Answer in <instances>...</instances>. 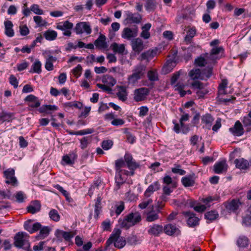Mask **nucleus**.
Segmentation results:
<instances>
[{
	"mask_svg": "<svg viewBox=\"0 0 251 251\" xmlns=\"http://www.w3.org/2000/svg\"><path fill=\"white\" fill-rule=\"evenodd\" d=\"M183 215L187 217V224L190 227H195L199 224L200 219L196 217V214L190 211H184Z\"/></svg>",
	"mask_w": 251,
	"mask_h": 251,
	"instance_id": "nucleus-10",
	"label": "nucleus"
},
{
	"mask_svg": "<svg viewBox=\"0 0 251 251\" xmlns=\"http://www.w3.org/2000/svg\"><path fill=\"white\" fill-rule=\"evenodd\" d=\"M175 167L172 168L171 170L174 174H178L179 175L183 176L186 174V171L180 169L181 166L179 164H175Z\"/></svg>",
	"mask_w": 251,
	"mask_h": 251,
	"instance_id": "nucleus-44",
	"label": "nucleus"
},
{
	"mask_svg": "<svg viewBox=\"0 0 251 251\" xmlns=\"http://www.w3.org/2000/svg\"><path fill=\"white\" fill-rule=\"evenodd\" d=\"M5 34L9 37H12L14 35V32L12 28L13 25L10 21H6L4 22Z\"/></svg>",
	"mask_w": 251,
	"mask_h": 251,
	"instance_id": "nucleus-23",
	"label": "nucleus"
},
{
	"mask_svg": "<svg viewBox=\"0 0 251 251\" xmlns=\"http://www.w3.org/2000/svg\"><path fill=\"white\" fill-rule=\"evenodd\" d=\"M94 45L96 48L99 49H104L107 47L106 42V37L103 34H100L98 38L94 42Z\"/></svg>",
	"mask_w": 251,
	"mask_h": 251,
	"instance_id": "nucleus-20",
	"label": "nucleus"
},
{
	"mask_svg": "<svg viewBox=\"0 0 251 251\" xmlns=\"http://www.w3.org/2000/svg\"><path fill=\"white\" fill-rule=\"evenodd\" d=\"M34 20L39 26H46L47 22L42 19V17H33Z\"/></svg>",
	"mask_w": 251,
	"mask_h": 251,
	"instance_id": "nucleus-54",
	"label": "nucleus"
},
{
	"mask_svg": "<svg viewBox=\"0 0 251 251\" xmlns=\"http://www.w3.org/2000/svg\"><path fill=\"white\" fill-rule=\"evenodd\" d=\"M163 231L168 235L176 236L180 234V230L175 225L167 224L163 227Z\"/></svg>",
	"mask_w": 251,
	"mask_h": 251,
	"instance_id": "nucleus-11",
	"label": "nucleus"
},
{
	"mask_svg": "<svg viewBox=\"0 0 251 251\" xmlns=\"http://www.w3.org/2000/svg\"><path fill=\"white\" fill-rule=\"evenodd\" d=\"M192 88L196 91L198 98H203L208 93V91L205 88L204 84L199 81H195L191 84Z\"/></svg>",
	"mask_w": 251,
	"mask_h": 251,
	"instance_id": "nucleus-7",
	"label": "nucleus"
},
{
	"mask_svg": "<svg viewBox=\"0 0 251 251\" xmlns=\"http://www.w3.org/2000/svg\"><path fill=\"white\" fill-rule=\"evenodd\" d=\"M20 32L21 35L26 36L29 33V30L26 25H23L20 26Z\"/></svg>",
	"mask_w": 251,
	"mask_h": 251,
	"instance_id": "nucleus-64",
	"label": "nucleus"
},
{
	"mask_svg": "<svg viewBox=\"0 0 251 251\" xmlns=\"http://www.w3.org/2000/svg\"><path fill=\"white\" fill-rule=\"evenodd\" d=\"M227 79H223L221 83L218 87V93L219 95H224L226 94V88L227 85Z\"/></svg>",
	"mask_w": 251,
	"mask_h": 251,
	"instance_id": "nucleus-36",
	"label": "nucleus"
},
{
	"mask_svg": "<svg viewBox=\"0 0 251 251\" xmlns=\"http://www.w3.org/2000/svg\"><path fill=\"white\" fill-rule=\"evenodd\" d=\"M160 188V184L159 182L157 181L151 184L146 189L144 193V196L146 198L150 197L151 194Z\"/></svg>",
	"mask_w": 251,
	"mask_h": 251,
	"instance_id": "nucleus-19",
	"label": "nucleus"
},
{
	"mask_svg": "<svg viewBox=\"0 0 251 251\" xmlns=\"http://www.w3.org/2000/svg\"><path fill=\"white\" fill-rule=\"evenodd\" d=\"M102 81L103 82L106 83L110 87L114 86L116 83V80L112 76L110 75L105 76L103 77Z\"/></svg>",
	"mask_w": 251,
	"mask_h": 251,
	"instance_id": "nucleus-37",
	"label": "nucleus"
},
{
	"mask_svg": "<svg viewBox=\"0 0 251 251\" xmlns=\"http://www.w3.org/2000/svg\"><path fill=\"white\" fill-rule=\"evenodd\" d=\"M214 119L211 114L207 113L201 117V122L208 127L211 126Z\"/></svg>",
	"mask_w": 251,
	"mask_h": 251,
	"instance_id": "nucleus-33",
	"label": "nucleus"
},
{
	"mask_svg": "<svg viewBox=\"0 0 251 251\" xmlns=\"http://www.w3.org/2000/svg\"><path fill=\"white\" fill-rule=\"evenodd\" d=\"M131 46L132 50L137 53H139L144 49L143 42L139 38L134 39L132 41Z\"/></svg>",
	"mask_w": 251,
	"mask_h": 251,
	"instance_id": "nucleus-16",
	"label": "nucleus"
},
{
	"mask_svg": "<svg viewBox=\"0 0 251 251\" xmlns=\"http://www.w3.org/2000/svg\"><path fill=\"white\" fill-rule=\"evenodd\" d=\"M205 218L209 222H212L216 220L219 217V214L215 210H211L205 213Z\"/></svg>",
	"mask_w": 251,
	"mask_h": 251,
	"instance_id": "nucleus-31",
	"label": "nucleus"
},
{
	"mask_svg": "<svg viewBox=\"0 0 251 251\" xmlns=\"http://www.w3.org/2000/svg\"><path fill=\"white\" fill-rule=\"evenodd\" d=\"M41 63L39 60H36L32 64L30 71V73L40 74L41 73Z\"/></svg>",
	"mask_w": 251,
	"mask_h": 251,
	"instance_id": "nucleus-29",
	"label": "nucleus"
},
{
	"mask_svg": "<svg viewBox=\"0 0 251 251\" xmlns=\"http://www.w3.org/2000/svg\"><path fill=\"white\" fill-rule=\"evenodd\" d=\"M102 198L100 195H98L95 204V215L94 217L98 219L99 216L100 211L101 210V201Z\"/></svg>",
	"mask_w": 251,
	"mask_h": 251,
	"instance_id": "nucleus-25",
	"label": "nucleus"
},
{
	"mask_svg": "<svg viewBox=\"0 0 251 251\" xmlns=\"http://www.w3.org/2000/svg\"><path fill=\"white\" fill-rule=\"evenodd\" d=\"M32 222L33 220H29L25 221L24 225L25 229L30 233H32Z\"/></svg>",
	"mask_w": 251,
	"mask_h": 251,
	"instance_id": "nucleus-59",
	"label": "nucleus"
},
{
	"mask_svg": "<svg viewBox=\"0 0 251 251\" xmlns=\"http://www.w3.org/2000/svg\"><path fill=\"white\" fill-rule=\"evenodd\" d=\"M50 228L48 226H44L40 229V232L38 235V237L40 239H44L49 234Z\"/></svg>",
	"mask_w": 251,
	"mask_h": 251,
	"instance_id": "nucleus-42",
	"label": "nucleus"
},
{
	"mask_svg": "<svg viewBox=\"0 0 251 251\" xmlns=\"http://www.w3.org/2000/svg\"><path fill=\"white\" fill-rule=\"evenodd\" d=\"M117 175L115 177V182L116 183L117 189L120 188V186L124 184L126 179V177L123 176L120 172H117Z\"/></svg>",
	"mask_w": 251,
	"mask_h": 251,
	"instance_id": "nucleus-32",
	"label": "nucleus"
},
{
	"mask_svg": "<svg viewBox=\"0 0 251 251\" xmlns=\"http://www.w3.org/2000/svg\"><path fill=\"white\" fill-rule=\"evenodd\" d=\"M44 36L47 40L53 41L56 38L57 33L54 30L49 29L44 32Z\"/></svg>",
	"mask_w": 251,
	"mask_h": 251,
	"instance_id": "nucleus-28",
	"label": "nucleus"
},
{
	"mask_svg": "<svg viewBox=\"0 0 251 251\" xmlns=\"http://www.w3.org/2000/svg\"><path fill=\"white\" fill-rule=\"evenodd\" d=\"M3 173L6 183L11 184L14 186L18 185V181L15 176V170L13 169H8L4 171Z\"/></svg>",
	"mask_w": 251,
	"mask_h": 251,
	"instance_id": "nucleus-9",
	"label": "nucleus"
},
{
	"mask_svg": "<svg viewBox=\"0 0 251 251\" xmlns=\"http://www.w3.org/2000/svg\"><path fill=\"white\" fill-rule=\"evenodd\" d=\"M9 80L10 84L12 85L14 88H17L18 87L19 82L14 75H10Z\"/></svg>",
	"mask_w": 251,
	"mask_h": 251,
	"instance_id": "nucleus-61",
	"label": "nucleus"
},
{
	"mask_svg": "<svg viewBox=\"0 0 251 251\" xmlns=\"http://www.w3.org/2000/svg\"><path fill=\"white\" fill-rule=\"evenodd\" d=\"M221 50H223V48L222 47L212 49L209 57L214 61L215 59L213 58V55L218 54Z\"/></svg>",
	"mask_w": 251,
	"mask_h": 251,
	"instance_id": "nucleus-47",
	"label": "nucleus"
},
{
	"mask_svg": "<svg viewBox=\"0 0 251 251\" xmlns=\"http://www.w3.org/2000/svg\"><path fill=\"white\" fill-rule=\"evenodd\" d=\"M152 202V200L151 199H149L146 201H144L141 202L139 205L138 207L141 209H144L146 208Z\"/></svg>",
	"mask_w": 251,
	"mask_h": 251,
	"instance_id": "nucleus-58",
	"label": "nucleus"
},
{
	"mask_svg": "<svg viewBox=\"0 0 251 251\" xmlns=\"http://www.w3.org/2000/svg\"><path fill=\"white\" fill-rule=\"evenodd\" d=\"M237 244L239 247L245 248L248 246L249 240L246 237H240L237 241Z\"/></svg>",
	"mask_w": 251,
	"mask_h": 251,
	"instance_id": "nucleus-39",
	"label": "nucleus"
},
{
	"mask_svg": "<svg viewBox=\"0 0 251 251\" xmlns=\"http://www.w3.org/2000/svg\"><path fill=\"white\" fill-rule=\"evenodd\" d=\"M126 165L129 170H136L140 167L138 163L136 162L133 158L132 155L128 153H126L124 156Z\"/></svg>",
	"mask_w": 251,
	"mask_h": 251,
	"instance_id": "nucleus-13",
	"label": "nucleus"
},
{
	"mask_svg": "<svg viewBox=\"0 0 251 251\" xmlns=\"http://www.w3.org/2000/svg\"><path fill=\"white\" fill-rule=\"evenodd\" d=\"M31 11L33 12L34 14L37 15H43L44 14L43 11L41 9L39 6L37 4H33L30 7Z\"/></svg>",
	"mask_w": 251,
	"mask_h": 251,
	"instance_id": "nucleus-53",
	"label": "nucleus"
},
{
	"mask_svg": "<svg viewBox=\"0 0 251 251\" xmlns=\"http://www.w3.org/2000/svg\"><path fill=\"white\" fill-rule=\"evenodd\" d=\"M141 17H127L126 19V24H138L141 22Z\"/></svg>",
	"mask_w": 251,
	"mask_h": 251,
	"instance_id": "nucleus-45",
	"label": "nucleus"
},
{
	"mask_svg": "<svg viewBox=\"0 0 251 251\" xmlns=\"http://www.w3.org/2000/svg\"><path fill=\"white\" fill-rule=\"evenodd\" d=\"M79 27H82L84 31L89 34L91 33V28L90 25L86 22H79Z\"/></svg>",
	"mask_w": 251,
	"mask_h": 251,
	"instance_id": "nucleus-55",
	"label": "nucleus"
},
{
	"mask_svg": "<svg viewBox=\"0 0 251 251\" xmlns=\"http://www.w3.org/2000/svg\"><path fill=\"white\" fill-rule=\"evenodd\" d=\"M195 62L196 65L200 67L204 66L207 64L206 59L201 56L196 59Z\"/></svg>",
	"mask_w": 251,
	"mask_h": 251,
	"instance_id": "nucleus-52",
	"label": "nucleus"
},
{
	"mask_svg": "<svg viewBox=\"0 0 251 251\" xmlns=\"http://www.w3.org/2000/svg\"><path fill=\"white\" fill-rule=\"evenodd\" d=\"M145 72L146 67L144 65L140 64L136 66L132 71V74L128 77V83L135 84L138 80L144 76Z\"/></svg>",
	"mask_w": 251,
	"mask_h": 251,
	"instance_id": "nucleus-4",
	"label": "nucleus"
},
{
	"mask_svg": "<svg viewBox=\"0 0 251 251\" xmlns=\"http://www.w3.org/2000/svg\"><path fill=\"white\" fill-rule=\"evenodd\" d=\"M119 89V91L117 93V96L119 100L125 101L127 99V92L126 88L123 86H120Z\"/></svg>",
	"mask_w": 251,
	"mask_h": 251,
	"instance_id": "nucleus-24",
	"label": "nucleus"
},
{
	"mask_svg": "<svg viewBox=\"0 0 251 251\" xmlns=\"http://www.w3.org/2000/svg\"><path fill=\"white\" fill-rule=\"evenodd\" d=\"M73 26V24L68 21H66L63 23H59L57 25V28L61 30L71 29L72 28Z\"/></svg>",
	"mask_w": 251,
	"mask_h": 251,
	"instance_id": "nucleus-38",
	"label": "nucleus"
},
{
	"mask_svg": "<svg viewBox=\"0 0 251 251\" xmlns=\"http://www.w3.org/2000/svg\"><path fill=\"white\" fill-rule=\"evenodd\" d=\"M224 205L228 212H236L241 205V203L239 200L233 199L230 201L225 202Z\"/></svg>",
	"mask_w": 251,
	"mask_h": 251,
	"instance_id": "nucleus-12",
	"label": "nucleus"
},
{
	"mask_svg": "<svg viewBox=\"0 0 251 251\" xmlns=\"http://www.w3.org/2000/svg\"><path fill=\"white\" fill-rule=\"evenodd\" d=\"M49 216L50 219L55 222H57L60 219V216L58 212L55 209H52L49 213Z\"/></svg>",
	"mask_w": 251,
	"mask_h": 251,
	"instance_id": "nucleus-48",
	"label": "nucleus"
},
{
	"mask_svg": "<svg viewBox=\"0 0 251 251\" xmlns=\"http://www.w3.org/2000/svg\"><path fill=\"white\" fill-rule=\"evenodd\" d=\"M27 235L25 232H19L14 236V246L18 248H22L25 251H32L29 241L25 239Z\"/></svg>",
	"mask_w": 251,
	"mask_h": 251,
	"instance_id": "nucleus-3",
	"label": "nucleus"
},
{
	"mask_svg": "<svg viewBox=\"0 0 251 251\" xmlns=\"http://www.w3.org/2000/svg\"><path fill=\"white\" fill-rule=\"evenodd\" d=\"M41 204L38 201H32L27 207V211L32 214H35L40 210Z\"/></svg>",
	"mask_w": 251,
	"mask_h": 251,
	"instance_id": "nucleus-22",
	"label": "nucleus"
},
{
	"mask_svg": "<svg viewBox=\"0 0 251 251\" xmlns=\"http://www.w3.org/2000/svg\"><path fill=\"white\" fill-rule=\"evenodd\" d=\"M242 122L245 127H248L247 131H249L251 129V118L247 116H245L243 118Z\"/></svg>",
	"mask_w": 251,
	"mask_h": 251,
	"instance_id": "nucleus-50",
	"label": "nucleus"
},
{
	"mask_svg": "<svg viewBox=\"0 0 251 251\" xmlns=\"http://www.w3.org/2000/svg\"><path fill=\"white\" fill-rule=\"evenodd\" d=\"M212 71V67H207L202 70L200 69H194L189 72V75L193 79H204L209 78L211 76Z\"/></svg>",
	"mask_w": 251,
	"mask_h": 251,
	"instance_id": "nucleus-5",
	"label": "nucleus"
},
{
	"mask_svg": "<svg viewBox=\"0 0 251 251\" xmlns=\"http://www.w3.org/2000/svg\"><path fill=\"white\" fill-rule=\"evenodd\" d=\"M148 77L150 80L152 81H154L158 79L157 74L155 71H150L148 72Z\"/></svg>",
	"mask_w": 251,
	"mask_h": 251,
	"instance_id": "nucleus-57",
	"label": "nucleus"
},
{
	"mask_svg": "<svg viewBox=\"0 0 251 251\" xmlns=\"http://www.w3.org/2000/svg\"><path fill=\"white\" fill-rule=\"evenodd\" d=\"M57 110V107L54 105H44L40 108L41 113L46 112L48 111H55Z\"/></svg>",
	"mask_w": 251,
	"mask_h": 251,
	"instance_id": "nucleus-43",
	"label": "nucleus"
},
{
	"mask_svg": "<svg viewBox=\"0 0 251 251\" xmlns=\"http://www.w3.org/2000/svg\"><path fill=\"white\" fill-rule=\"evenodd\" d=\"M124 133L126 134V139L128 142L132 144L135 140V137L131 132L128 131V128L124 129Z\"/></svg>",
	"mask_w": 251,
	"mask_h": 251,
	"instance_id": "nucleus-46",
	"label": "nucleus"
},
{
	"mask_svg": "<svg viewBox=\"0 0 251 251\" xmlns=\"http://www.w3.org/2000/svg\"><path fill=\"white\" fill-rule=\"evenodd\" d=\"M13 199L15 198L16 201L19 203H22L24 202L26 198V195L22 191L17 192L14 196H12Z\"/></svg>",
	"mask_w": 251,
	"mask_h": 251,
	"instance_id": "nucleus-35",
	"label": "nucleus"
},
{
	"mask_svg": "<svg viewBox=\"0 0 251 251\" xmlns=\"http://www.w3.org/2000/svg\"><path fill=\"white\" fill-rule=\"evenodd\" d=\"M115 170L116 172H118L119 171L122 170V168L125 167L126 166V163L125 159H119L115 161Z\"/></svg>",
	"mask_w": 251,
	"mask_h": 251,
	"instance_id": "nucleus-41",
	"label": "nucleus"
},
{
	"mask_svg": "<svg viewBox=\"0 0 251 251\" xmlns=\"http://www.w3.org/2000/svg\"><path fill=\"white\" fill-rule=\"evenodd\" d=\"M163 182L164 184L169 185L172 184L173 188L176 187V182L173 183L172 178L169 176H165L163 178Z\"/></svg>",
	"mask_w": 251,
	"mask_h": 251,
	"instance_id": "nucleus-51",
	"label": "nucleus"
},
{
	"mask_svg": "<svg viewBox=\"0 0 251 251\" xmlns=\"http://www.w3.org/2000/svg\"><path fill=\"white\" fill-rule=\"evenodd\" d=\"M127 242L131 245H136L138 242L137 237L135 235H131L127 238Z\"/></svg>",
	"mask_w": 251,
	"mask_h": 251,
	"instance_id": "nucleus-62",
	"label": "nucleus"
},
{
	"mask_svg": "<svg viewBox=\"0 0 251 251\" xmlns=\"http://www.w3.org/2000/svg\"><path fill=\"white\" fill-rule=\"evenodd\" d=\"M234 163L236 167L241 170H246L250 165L249 162L243 158L236 159Z\"/></svg>",
	"mask_w": 251,
	"mask_h": 251,
	"instance_id": "nucleus-21",
	"label": "nucleus"
},
{
	"mask_svg": "<svg viewBox=\"0 0 251 251\" xmlns=\"http://www.w3.org/2000/svg\"><path fill=\"white\" fill-rule=\"evenodd\" d=\"M229 130L233 135L236 136H241L244 133L243 125L239 121H237L235 122L234 126L230 127Z\"/></svg>",
	"mask_w": 251,
	"mask_h": 251,
	"instance_id": "nucleus-14",
	"label": "nucleus"
},
{
	"mask_svg": "<svg viewBox=\"0 0 251 251\" xmlns=\"http://www.w3.org/2000/svg\"><path fill=\"white\" fill-rule=\"evenodd\" d=\"M150 90L145 87L136 89L134 93V100L136 102L144 100L149 94Z\"/></svg>",
	"mask_w": 251,
	"mask_h": 251,
	"instance_id": "nucleus-8",
	"label": "nucleus"
},
{
	"mask_svg": "<svg viewBox=\"0 0 251 251\" xmlns=\"http://www.w3.org/2000/svg\"><path fill=\"white\" fill-rule=\"evenodd\" d=\"M141 221L142 217L139 212H131L124 217L123 220L120 222V225L121 227L128 229Z\"/></svg>",
	"mask_w": 251,
	"mask_h": 251,
	"instance_id": "nucleus-2",
	"label": "nucleus"
},
{
	"mask_svg": "<svg viewBox=\"0 0 251 251\" xmlns=\"http://www.w3.org/2000/svg\"><path fill=\"white\" fill-rule=\"evenodd\" d=\"M136 36V33L132 30L130 28H125L123 31L122 37L124 39L130 40L131 38Z\"/></svg>",
	"mask_w": 251,
	"mask_h": 251,
	"instance_id": "nucleus-26",
	"label": "nucleus"
},
{
	"mask_svg": "<svg viewBox=\"0 0 251 251\" xmlns=\"http://www.w3.org/2000/svg\"><path fill=\"white\" fill-rule=\"evenodd\" d=\"M76 231L75 232H69L60 229H57L55 231V235L58 239L63 238L66 241H69L75 234H76Z\"/></svg>",
	"mask_w": 251,
	"mask_h": 251,
	"instance_id": "nucleus-15",
	"label": "nucleus"
},
{
	"mask_svg": "<svg viewBox=\"0 0 251 251\" xmlns=\"http://www.w3.org/2000/svg\"><path fill=\"white\" fill-rule=\"evenodd\" d=\"M62 164L63 165H72L75 163V161L72 160V159L67 155H65L63 156L62 159Z\"/></svg>",
	"mask_w": 251,
	"mask_h": 251,
	"instance_id": "nucleus-63",
	"label": "nucleus"
},
{
	"mask_svg": "<svg viewBox=\"0 0 251 251\" xmlns=\"http://www.w3.org/2000/svg\"><path fill=\"white\" fill-rule=\"evenodd\" d=\"M121 230L120 229H114L110 237L106 242L104 248L105 250H107L109 246L114 243V246L118 249L123 248L126 244V241L124 237H120Z\"/></svg>",
	"mask_w": 251,
	"mask_h": 251,
	"instance_id": "nucleus-1",
	"label": "nucleus"
},
{
	"mask_svg": "<svg viewBox=\"0 0 251 251\" xmlns=\"http://www.w3.org/2000/svg\"><path fill=\"white\" fill-rule=\"evenodd\" d=\"M158 210L155 209L154 205L150 206L144 212L143 215L146 216V221L148 222H152L158 220L159 217Z\"/></svg>",
	"mask_w": 251,
	"mask_h": 251,
	"instance_id": "nucleus-6",
	"label": "nucleus"
},
{
	"mask_svg": "<svg viewBox=\"0 0 251 251\" xmlns=\"http://www.w3.org/2000/svg\"><path fill=\"white\" fill-rule=\"evenodd\" d=\"M0 198H7L8 199L13 200V197H12V194L9 190H7L6 191H0Z\"/></svg>",
	"mask_w": 251,
	"mask_h": 251,
	"instance_id": "nucleus-56",
	"label": "nucleus"
},
{
	"mask_svg": "<svg viewBox=\"0 0 251 251\" xmlns=\"http://www.w3.org/2000/svg\"><path fill=\"white\" fill-rule=\"evenodd\" d=\"M157 50H149L141 54V57L142 60L152 58L157 53Z\"/></svg>",
	"mask_w": 251,
	"mask_h": 251,
	"instance_id": "nucleus-30",
	"label": "nucleus"
},
{
	"mask_svg": "<svg viewBox=\"0 0 251 251\" xmlns=\"http://www.w3.org/2000/svg\"><path fill=\"white\" fill-rule=\"evenodd\" d=\"M181 182L184 187H187L193 186L195 181L190 176L183 177L181 179Z\"/></svg>",
	"mask_w": 251,
	"mask_h": 251,
	"instance_id": "nucleus-34",
	"label": "nucleus"
},
{
	"mask_svg": "<svg viewBox=\"0 0 251 251\" xmlns=\"http://www.w3.org/2000/svg\"><path fill=\"white\" fill-rule=\"evenodd\" d=\"M111 48L114 52L120 54H123L125 50L124 44L119 45L116 43H113L111 45Z\"/></svg>",
	"mask_w": 251,
	"mask_h": 251,
	"instance_id": "nucleus-27",
	"label": "nucleus"
},
{
	"mask_svg": "<svg viewBox=\"0 0 251 251\" xmlns=\"http://www.w3.org/2000/svg\"><path fill=\"white\" fill-rule=\"evenodd\" d=\"M91 141V136H86L82 138L80 140L81 148L83 149H85L88 144Z\"/></svg>",
	"mask_w": 251,
	"mask_h": 251,
	"instance_id": "nucleus-49",
	"label": "nucleus"
},
{
	"mask_svg": "<svg viewBox=\"0 0 251 251\" xmlns=\"http://www.w3.org/2000/svg\"><path fill=\"white\" fill-rule=\"evenodd\" d=\"M146 10L148 11H153L155 7V2L153 0H147L145 4Z\"/></svg>",
	"mask_w": 251,
	"mask_h": 251,
	"instance_id": "nucleus-40",
	"label": "nucleus"
},
{
	"mask_svg": "<svg viewBox=\"0 0 251 251\" xmlns=\"http://www.w3.org/2000/svg\"><path fill=\"white\" fill-rule=\"evenodd\" d=\"M228 167L227 164L226 163V160H222L217 163L214 166V171L215 173L220 174L224 172L227 171Z\"/></svg>",
	"mask_w": 251,
	"mask_h": 251,
	"instance_id": "nucleus-18",
	"label": "nucleus"
},
{
	"mask_svg": "<svg viewBox=\"0 0 251 251\" xmlns=\"http://www.w3.org/2000/svg\"><path fill=\"white\" fill-rule=\"evenodd\" d=\"M97 86L100 89H101L103 92H107L108 94L111 93L112 89L110 86L107 84H102L98 83Z\"/></svg>",
	"mask_w": 251,
	"mask_h": 251,
	"instance_id": "nucleus-60",
	"label": "nucleus"
},
{
	"mask_svg": "<svg viewBox=\"0 0 251 251\" xmlns=\"http://www.w3.org/2000/svg\"><path fill=\"white\" fill-rule=\"evenodd\" d=\"M163 231V227L162 226L158 224L153 225L150 226L148 230V234L154 236H158Z\"/></svg>",
	"mask_w": 251,
	"mask_h": 251,
	"instance_id": "nucleus-17",
	"label": "nucleus"
}]
</instances>
